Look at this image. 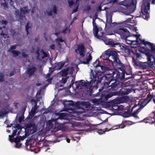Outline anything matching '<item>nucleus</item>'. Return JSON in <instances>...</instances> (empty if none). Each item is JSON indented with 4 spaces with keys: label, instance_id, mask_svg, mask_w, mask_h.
Returning a JSON list of instances; mask_svg holds the SVG:
<instances>
[{
    "label": "nucleus",
    "instance_id": "obj_4",
    "mask_svg": "<svg viewBox=\"0 0 155 155\" xmlns=\"http://www.w3.org/2000/svg\"><path fill=\"white\" fill-rule=\"evenodd\" d=\"M143 5L141 8V15L142 17L147 20H148L150 18L149 13L148 11L150 9V3L154 4L155 0H143Z\"/></svg>",
    "mask_w": 155,
    "mask_h": 155
},
{
    "label": "nucleus",
    "instance_id": "obj_40",
    "mask_svg": "<svg viewBox=\"0 0 155 155\" xmlns=\"http://www.w3.org/2000/svg\"><path fill=\"white\" fill-rule=\"evenodd\" d=\"M136 35L137 36H136L137 40L138 41V40H139L140 41V43L143 44L142 42V41H145L143 40H142V39L139 38V37L140 36V34H139V35Z\"/></svg>",
    "mask_w": 155,
    "mask_h": 155
},
{
    "label": "nucleus",
    "instance_id": "obj_41",
    "mask_svg": "<svg viewBox=\"0 0 155 155\" xmlns=\"http://www.w3.org/2000/svg\"><path fill=\"white\" fill-rule=\"evenodd\" d=\"M74 80H75V78H73L72 79L70 84L68 86V88H70L72 87V86H73V84L74 83Z\"/></svg>",
    "mask_w": 155,
    "mask_h": 155
},
{
    "label": "nucleus",
    "instance_id": "obj_24",
    "mask_svg": "<svg viewBox=\"0 0 155 155\" xmlns=\"http://www.w3.org/2000/svg\"><path fill=\"white\" fill-rule=\"evenodd\" d=\"M132 111V110L130 111L129 109H128L127 111L124 112L122 114L123 116L125 118L130 117L131 116H133L132 114L133 113L131 114Z\"/></svg>",
    "mask_w": 155,
    "mask_h": 155
},
{
    "label": "nucleus",
    "instance_id": "obj_57",
    "mask_svg": "<svg viewBox=\"0 0 155 155\" xmlns=\"http://www.w3.org/2000/svg\"><path fill=\"white\" fill-rule=\"evenodd\" d=\"M29 141L30 140L28 139L26 140V142L25 143V144L26 147H28V146Z\"/></svg>",
    "mask_w": 155,
    "mask_h": 155
},
{
    "label": "nucleus",
    "instance_id": "obj_54",
    "mask_svg": "<svg viewBox=\"0 0 155 155\" xmlns=\"http://www.w3.org/2000/svg\"><path fill=\"white\" fill-rule=\"evenodd\" d=\"M92 24L93 27H95L96 26H97L95 22V20L94 18H93L92 20Z\"/></svg>",
    "mask_w": 155,
    "mask_h": 155
},
{
    "label": "nucleus",
    "instance_id": "obj_33",
    "mask_svg": "<svg viewBox=\"0 0 155 155\" xmlns=\"http://www.w3.org/2000/svg\"><path fill=\"white\" fill-rule=\"evenodd\" d=\"M93 65L96 68L100 67V65L99 64V59H97L95 62H94Z\"/></svg>",
    "mask_w": 155,
    "mask_h": 155
},
{
    "label": "nucleus",
    "instance_id": "obj_2",
    "mask_svg": "<svg viewBox=\"0 0 155 155\" xmlns=\"http://www.w3.org/2000/svg\"><path fill=\"white\" fill-rule=\"evenodd\" d=\"M103 78V77L101 74L96 73L95 75H93V78L92 80L90 81H86V82L84 81L81 82V85L87 88V94L90 96H91L93 93V89L94 88L93 86L91 85L92 82H93H93H94V84L95 83L96 84H97L101 82Z\"/></svg>",
    "mask_w": 155,
    "mask_h": 155
},
{
    "label": "nucleus",
    "instance_id": "obj_47",
    "mask_svg": "<svg viewBox=\"0 0 155 155\" xmlns=\"http://www.w3.org/2000/svg\"><path fill=\"white\" fill-rule=\"evenodd\" d=\"M68 27H66L65 28H64L62 30V32L63 33H64V34H66L67 32L66 31H68Z\"/></svg>",
    "mask_w": 155,
    "mask_h": 155
},
{
    "label": "nucleus",
    "instance_id": "obj_48",
    "mask_svg": "<svg viewBox=\"0 0 155 155\" xmlns=\"http://www.w3.org/2000/svg\"><path fill=\"white\" fill-rule=\"evenodd\" d=\"M16 71L15 70H14L13 71H12L11 72V73L9 74V76L11 77L12 76L14 75V74H16Z\"/></svg>",
    "mask_w": 155,
    "mask_h": 155
},
{
    "label": "nucleus",
    "instance_id": "obj_28",
    "mask_svg": "<svg viewBox=\"0 0 155 155\" xmlns=\"http://www.w3.org/2000/svg\"><path fill=\"white\" fill-rule=\"evenodd\" d=\"M65 116V113H61L59 114V117L57 118L54 119V121L56 122L59 119L62 120V119H64V117Z\"/></svg>",
    "mask_w": 155,
    "mask_h": 155
},
{
    "label": "nucleus",
    "instance_id": "obj_34",
    "mask_svg": "<svg viewBox=\"0 0 155 155\" xmlns=\"http://www.w3.org/2000/svg\"><path fill=\"white\" fill-rule=\"evenodd\" d=\"M123 83V87H126L130 86L131 84H130V81H128L126 82H122Z\"/></svg>",
    "mask_w": 155,
    "mask_h": 155
},
{
    "label": "nucleus",
    "instance_id": "obj_46",
    "mask_svg": "<svg viewBox=\"0 0 155 155\" xmlns=\"http://www.w3.org/2000/svg\"><path fill=\"white\" fill-rule=\"evenodd\" d=\"M57 7L56 5H54L53 6V12L55 14H57Z\"/></svg>",
    "mask_w": 155,
    "mask_h": 155
},
{
    "label": "nucleus",
    "instance_id": "obj_3",
    "mask_svg": "<svg viewBox=\"0 0 155 155\" xmlns=\"http://www.w3.org/2000/svg\"><path fill=\"white\" fill-rule=\"evenodd\" d=\"M120 4L125 6L123 11L127 15L133 12L136 8V2H134V0H124L120 2Z\"/></svg>",
    "mask_w": 155,
    "mask_h": 155
},
{
    "label": "nucleus",
    "instance_id": "obj_59",
    "mask_svg": "<svg viewBox=\"0 0 155 155\" xmlns=\"http://www.w3.org/2000/svg\"><path fill=\"white\" fill-rule=\"evenodd\" d=\"M7 21L6 20H2V24H5V25L7 24Z\"/></svg>",
    "mask_w": 155,
    "mask_h": 155
},
{
    "label": "nucleus",
    "instance_id": "obj_32",
    "mask_svg": "<svg viewBox=\"0 0 155 155\" xmlns=\"http://www.w3.org/2000/svg\"><path fill=\"white\" fill-rule=\"evenodd\" d=\"M107 22L109 25H111L112 23V17L111 16H109L108 17L107 16L106 17Z\"/></svg>",
    "mask_w": 155,
    "mask_h": 155
},
{
    "label": "nucleus",
    "instance_id": "obj_35",
    "mask_svg": "<svg viewBox=\"0 0 155 155\" xmlns=\"http://www.w3.org/2000/svg\"><path fill=\"white\" fill-rule=\"evenodd\" d=\"M55 41L57 42L58 44L59 45L60 44V42H62L64 41L61 37L56 38L55 39Z\"/></svg>",
    "mask_w": 155,
    "mask_h": 155
},
{
    "label": "nucleus",
    "instance_id": "obj_50",
    "mask_svg": "<svg viewBox=\"0 0 155 155\" xmlns=\"http://www.w3.org/2000/svg\"><path fill=\"white\" fill-rule=\"evenodd\" d=\"M1 5L5 8H8V4L6 2L2 3Z\"/></svg>",
    "mask_w": 155,
    "mask_h": 155
},
{
    "label": "nucleus",
    "instance_id": "obj_51",
    "mask_svg": "<svg viewBox=\"0 0 155 155\" xmlns=\"http://www.w3.org/2000/svg\"><path fill=\"white\" fill-rule=\"evenodd\" d=\"M107 1L108 3L113 4L115 2H117V0H107Z\"/></svg>",
    "mask_w": 155,
    "mask_h": 155
},
{
    "label": "nucleus",
    "instance_id": "obj_16",
    "mask_svg": "<svg viewBox=\"0 0 155 155\" xmlns=\"http://www.w3.org/2000/svg\"><path fill=\"white\" fill-rule=\"evenodd\" d=\"M151 117H147L143 120L145 123L153 124L155 122V110L150 114Z\"/></svg>",
    "mask_w": 155,
    "mask_h": 155
},
{
    "label": "nucleus",
    "instance_id": "obj_25",
    "mask_svg": "<svg viewBox=\"0 0 155 155\" xmlns=\"http://www.w3.org/2000/svg\"><path fill=\"white\" fill-rule=\"evenodd\" d=\"M118 96L117 91L110 92H109L105 96L106 98H109L113 96Z\"/></svg>",
    "mask_w": 155,
    "mask_h": 155
},
{
    "label": "nucleus",
    "instance_id": "obj_6",
    "mask_svg": "<svg viewBox=\"0 0 155 155\" xmlns=\"http://www.w3.org/2000/svg\"><path fill=\"white\" fill-rule=\"evenodd\" d=\"M105 54L108 56V59L112 63L115 62L116 66L122 65V63L119 58V56L117 51L108 49L106 51Z\"/></svg>",
    "mask_w": 155,
    "mask_h": 155
},
{
    "label": "nucleus",
    "instance_id": "obj_10",
    "mask_svg": "<svg viewBox=\"0 0 155 155\" xmlns=\"http://www.w3.org/2000/svg\"><path fill=\"white\" fill-rule=\"evenodd\" d=\"M113 81L111 82L110 85V91H118L119 90L123 87V83L122 81L113 80Z\"/></svg>",
    "mask_w": 155,
    "mask_h": 155
},
{
    "label": "nucleus",
    "instance_id": "obj_36",
    "mask_svg": "<svg viewBox=\"0 0 155 155\" xmlns=\"http://www.w3.org/2000/svg\"><path fill=\"white\" fill-rule=\"evenodd\" d=\"M65 78L63 77L61 80V81L62 83L65 84L67 81V80L69 78V77H65Z\"/></svg>",
    "mask_w": 155,
    "mask_h": 155
},
{
    "label": "nucleus",
    "instance_id": "obj_9",
    "mask_svg": "<svg viewBox=\"0 0 155 155\" xmlns=\"http://www.w3.org/2000/svg\"><path fill=\"white\" fill-rule=\"evenodd\" d=\"M153 97V94H148L146 98L143 100V102H141L140 107L133 112L132 114V116L135 117H138L137 114L151 100Z\"/></svg>",
    "mask_w": 155,
    "mask_h": 155
},
{
    "label": "nucleus",
    "instance_id": "obj_44",
    "mask_svg": "<svg viewBox=\"0 0 155 155\" xmlns=\"http://www.w3.org/2000/svg\"><path fill=\"white\" fill-rule=\"evenodd\" d=\"M25 117L24 115H22L18 119V121L19 123H21V122L24 120Z\"/></svg>",
    "mask_w": 155,
    "mask_h": 155
},
{
    "label": "nucleus",
    "instance_id": "obj_64",
    "mask_svg": "<svg viewBox=\"0 0 155 155\" xmlns=\"http://www.w3.org/2000/svg\"><path fill=\"white\" fill-rule=\"evenodd\" d=\"M48 15L49 16H51L52 15V11H50L48 12Z\"/></svg>",
    "mask_w": 155,
    "mask_h": 155
},
{
    "label": "nucleus",
    "instance_id": "obj_11",
    "mask_svg": "<svg viewBox=\"0 0 155 155\" xmlns=\"http://www.w3.org/2000/svg\"><path fill=\"white\" fill-rule=\"evenodd\" d=\"M98 29L97 26L93 27V32L94 36L98 39L102 40L104 41H106L107 40V37L105 35V33L104 32H101V35L98 34Z\"/></svg>",
    "mask_w": 155,
    "mask_h": 155
},
{
    "label": "nucleus",
    "instance_id": "obj_63",
    "mask_svg": "<svg viewBox=\"0 0 155 155\" xmlns=\"http://www.w3.org/2000/svg\"><path fill=\"white\" fill-rule=\"evenodd\" d=\"M91 9V7L90 6L88 5L87 6L86 8V10L87 11H88L90 10Z\"/></svg>",
    "mask_w": 155,
    "mask_h": 155
},
{
    "label": "nucleus",
    "instance_id": "obj_23",
    "mask_svg": "<svg viewBox=\"0 0 155 155\" xmlns=\"http://www.w3.org/2000/svg\"><path fill=\"white\" fill-rule=\"evenodd\" d=\"M36 68L35 67L31 68H28V69L27 73L29 76L30 77L32 75H33L34 74V72L36 71Z\"/></svg>",
    "mask_w": 155,
    "mask_h": 155
},
{
    "label": "nucleus",
    "instance_id": "obj_29",
    "mask_svg": "<svg viewBox=\"0 0 155 155\" xmlns=\"http://www.w3.org/2000/svg\"><path fill=\"white\" fill-rule=\"evenodd\" d=\"M100 67H101V71H100V72H101L102 73H104L108 70V68L105 66L100 65Z\"/></svg>",
    "mask_w": 155,
    "mask_h": 155
},
{
    "label": "nucleus",
    "instance_id": "obj_39",
    "mask_svg": "<svg viewBox=\"0 0 155 155\" xmlns=\"http://www.w3.org/2000/svg\"><path fill=\"white\" fill-rule=\"evenodd\" d=\"M4 81V75L3 73H0V83Z\"/></svg>",
    "mask_w": 155,
    "mask_h": 155
},
{
    "label": "nucleus",
    "instance_id": "obj_56",
    "mask_svg": "<svg viewBox=\"0 0 155 155\" xmlns=\"http://www.w3.org/2000/svg\"><path fill=\"white\" fill-rule=\"evenodd\" d=\"M49 48L50 49H52V50H54L55 48V45H51L49 47Z\"/></svg>",
    "mask_w": 155,
    "mask_h": 155
},
{
    "label": "nucleus",
    "instance_id": "obj_1",
    "mask_svg": "<svg viewBox=\"0 0 155 155\" xmlns=\"http://www.w3.org/2000/svg\"><path fill=\"white\" fill-rule=\"evenodd\" d=\"M144 46L141 48L143 53L147 56V61L140 62L136 65L143 69L147 68L150 66L155 65V45L147 41H142Z\"/></svg>",
    "mask_w": 155,
    "mask_h": 155
},
{
    "label": "nucleus",
    "instance_id": "obj_58",
    "mask_svg": "<svg viewBox=\"0 0 155 155\" xmlns=\"http://www.w3.org/2000/svg\"><path fill=\"white\" fill-rule=\"evenodd\" d=\"M53 71L54 70H53V69L51 68H50L49 71V73L51 74L53 72Z\"/></svg>",
    "mask_w": 155,
    "mask_h": 155
},
{
    "label": "nucleus",
    "instance_id": "obj_22",
    "mask_svg": "<svg viewBox=\"0 0 155 155\" xmlns=\"http://www.w3.org/2000/svg\"><path fill=\"white\" fill-rule=\"evenodd\" d=\"M92 59V57L91 56V54H89L86 58L84 59L83 61H81V62L82 63L84 64H89L90 61Z\"/></svg>",
    "mask_w": 155,
    "mask_h": 155
},
{
    "label": "nucleus",
    "instance_id": "obj_45",
    "mask_svg": "<svg viewBox=\"0 0 155 155\" xmlns=\"http://www.w3.org/2000/svg\"><path fill=\"white\" fill-rule=\"evenodd\" d=\"M68 3L70 7L72 6L74 4V2L73 0H68Z\"/></svg>",
    "mask_w": 155,
    "mask_h": 155
},
{
    "label": "nucleus",
    "instance_id": "obj_17",
    "mask_svg": "<svg viewBox=\"0 0 155 155\" xmlns=\"http://www.w3.org/2000/svg\"><path fill=\"white\" fill-rule=\"evenodd\" d=\"M118 96H123L124 95L129 94L131 92L130 89L128 88H124L122 87L118 91H117Z\"/></svg>",
    "mask_w": 155,
    "mask_h": 155
},
{
    "label": "nucleus",
    "instance_id": "obj_14",
    "mask_svg": "<svg viewBox=\"0 0 155 155\" xmlns=\"http://www.w3.org/2000/svg\"><path fill=\"white\" fill-rule=\"evenodd\" d=\"M76 54H79L80 58H83L85 55V51L84 45L83 44H79L77 48L75 50Z\"/></svg>",
    "mask_w": 155,
    "mask_h": 155
},
{
    "label": "nucleus",
    "instance_id": "obj_38",
    "mask_svg": "<svg viewBox=\"0 0 155 155\" xmlns=\"http://www.w3.org/2000/svg\"><path fill=\"white\" fill-rule=\"evenodd\" d=\"M7 111H0V117L5 116L6 114L7 113Z\"/></svg>",
    "mask_w": 155,
    "mask_h": 155
},
{
    "label": "nucleus",
    "instance_id": "obj_60",
    "mask_svg": "<svg viewBox=\"0 0 155 155\" xmlns=\"http://www.w3.org/2000/svg\"><path fill=\"white\" fill-rule=\"evenodd\" d=\"M16 45H13L12 46L10 47V49L11 50L14 49L16 48Z\"/></svg>",
    "mask_w": 155,
    "mask_h": 155
},
{
    "label": "nucleus",
    "instance_id": "obj_27",
    "mask_svg": "<svg viewBox=\"0 0 155 155\" xmlns=\"http://www.w3.org/2000/svg\"><path fill=\"white\" fill-rule=\"evenodd\" d=\"M59 73L63 77H67V75H68V73L66 69L62 70L59 72Z\"/></svg>",
    "mask_w": 155,
    "mask_h": 155
},
{
    "label": "nucleus",
    "instance_id": "obj_20",
    "mask_svg": "<svg viewBox=\"0 0 155 155\" xmlns=\"http://www.w3.org/2000/svg\"><path fill=\"white\" fill-rule=\"evenodd\" d=\"M131 122L129 120H124L122 121L121 124L117 126V127L123 128L126 125H131Z\"/></svg>",
    "mask_w": 155,
    "mask_h": 155
},
{
    "label": "nucleus",
    "instance_id": "obj_49",
    "mask_svg": "<svg viewBox=\"0 0 155 155\" xmlns=\"http://www.w3.org/2000/svg\"><path fill=\"white\" fill-rule=\"evenodd\" d=\"M14 136L12 135V134L11 135H9V140L11 142H13V139H12V138L14 137Z\"/></svg>",
    "mask_w": 155,
    "mask_h": 155
},
{
    "label": "nucleus",
    "instance_id": "obj_18",
    "mask_svg": "<svg viewBox=\"0 0 155 155\" xmlns=\"http://www.w3.org/2000/svg\"><path fill=\"white\" fill-rule=\"evenodd\" d=\"M26 128L30 130V133L33 134L35 133L36 130V128L34 124L28 123L26 125Z\"/></svg>",
    "mask_w": 155,
    "mask_h": 155
},
{
    "label": "nucleus",
    "instance_id": "obj_19",
    "mask_svg": "<svg viewBox=\"0 0 155 155\" xmlns=\"http://www.w3.org/2000/svg\"><path fill=\"white\" fill-rule=\"evenodd\" d=\"M67 103L64 104V107L68 110H72L71 107L75 106V104L73 101H71L67 102Z\"/></svg>",
    "mask_w": 155,
    "mask_h": 155
},
{
    "label": "nucleus",
    "instance_id": "obj_55",
    "mask_svg": "<svg viewBox=\"0 0 155 155\" xmlns=\"http://www.w3.org/2000/svg\"><path fill=\"white\" fill-rule=\"evenodd\" d=\"M22 55L24 58H27L28 56V55L26 54L25 52H24L22 53Z\"/></svg>",
    "mask_w": 155,
    "mask_h": 155
},
{
    "label": "nucleus",
    "instance_id": "obj_13",
    "mask_svg": "<svg viewBox=\"0 0 155 155\" xmlns=\"http://www.w3.org/2000/svg\"><path fill=\"white\" fill-rule=\"evenodd\" d=\"M108 45L113 47H116V46H117L120 48V50L123 51L125 52H128L129 50L127 46L124 44L121 45L118 43H115L113 41H110L108 42Z\"/></svg>",
    "mask_w": 155,
    "mask_h": 155
},
{
    "label": "nucleus",
    "instance_id": "obj_62",
    "mask_svg": "<svg viewBox=\"0 0 155 155\" xmlns=\"http://www.w3.org/2000/svg\"><path fill=\"white\" fill-rule=\"evenodd\" d=\"M101 10H102L101 6V5H100L99 6V7L97 8V11H98L100 12V11H101Z\"/></svg>",
    "mask_w": 155,
    "mask_h": 155
},
{
    "label": "nucleus",
    "instance_id": "obj_8",
    "mask_svg": "<svg viewBox=\"0 0 155 155\" xmlns=\"http://www.w3.org/2000/svg\"><path fill=\"white\" fill-rule=\"evenodd\" d=\"M114 33L120 35L121 38L125 39L127 44H131L134 42V41L127 39V38L130 36V33L126 28H119L115 30L114 31Z\"/></svg>",
    "mask_w": 155,
    "mask_h": 155
},
{
    "label": "nucleus",
    "instance_id": "obj_61",
    "mask_svg": "<svg viewBox=\"0 0 155 155\" xmlns=\"http://www.w3.org/2000/svg\"><path fill=\"white\" fill-rule=\"evenodd\" d=\"M105 132L104 131H102V130L100 129V130L98 132L99 134H102L104 133Z\"/></svg>",
    "mask_w": 155,
    "mask_h": 155
},
{
    "label": "nucleus",
    "instance_id": "obj_43",
    "mask_svg": "<svg viewBox=\"0 0 155 155\" xmlns=\"http://www.w3.org/2000/svg\"><path fill=\"white\" fill-rule=\"evenodd\" d=\"M35 110L34 109V108H33L31 110V113H30L29 114H30V116H31L32 117L34 116L35 114Z\"/></svg>",
    "mask_w": 155,
    "mask_h": 155
},
{
    "label": "nucleus",
    "instance_id": "obj_53",
    "mask_svg": "<svg viewBox=\"0 0 155 155\" xmlns=\"http://www.w3.org/2000/svg\"><path fill=\"white\" fill-rule=\"evenodd\" d=\"M16 143L15 147L16 148H19L21 146V145H22V144H21V143H20L19 142L17 143Z\"/></svg>",
    "mask_w": 155,
    "mask_h": 155
},
{
    "label": "nucleus",
    "instance_id": "obj_21",
    "mask_svg": "<svg viewBox=\"0 0 155 155\" xmlns=\"http://www.w3.org/2000/svg\"><path fill=\"white\" fill-rule=\"evenodd\" d=\"M65 63L64 62L61 61L55 64L54 68L56 70H60L64 65Z\"/></svg>",
    "mask_w": 155,
    "mask_h": 155
},
{
    "label": "nucleus",
    "instance_id": "obj_12",
    "mask_svg": "<svg viewBox=\"0 0 155 155\" xmlns=\"http://www.w3.org/2000/svg\"><path fill=\"white\" fill-rule=\"evenodd\" d=\"M107 80L108 81L107 82H104L103 84H101V88L99 89V91L100 92L102 91H110V84L111 82L113 81H114L113 80L112 78H109Z\"/></svg>",
    "mask_w": 155,
    "mask_h": 155
},
{
    "label": "nucleus",
    "instance_id": "obj_7",
    "mask_svg": "<svg viewBox=\"0 0 155 155\" xmlns=\"http://www.w3.org/2000/svg\"><path fill=\"white\" fill-rule=\"evenodd\" d=\"M114 33L120 35L121 38L125 39L127 44H131L134 42V41L127 39V38L130 36V33L126 28H119L115 30L114 31Z\"/></svg>",
    "mask_w": 155,
    "mask_h": 155
},
{
    "label": "nucleus",
    "instance_id": "obj_37",
    "mask_svg": "<svg viewBox=\"0 0 155 155\" xmlns=\"http://www.w3.org/2000/svg\"><path fill=\"white\" fill-rule=\"evenodd\" d=\"M41 52L43 55L42 56V59H43L48 56L46 52H45L43 50H41Z\"/></svg>",
    "mask_w": 155,
    "mask_h": 155
},
{
    "label": "nucleus",
    "instance_id": "obj_30",
    "mask_svg": "<svg viewBox=\"0 0 155 155\" xmlns=\"http://www.w3.org/2000/svg\"><path fill=\"white\" fill-rule=\"evenodd\" d=\"M66 69L67 70V71L68 73V74H72L74 70L73 67H68Z\"/></svg>",
    "mask_w": 155,
    "mask_h": 155
},
{
    "label": "nucleus",
    "instance_id": "obj_26",
    "mask_svg": "<svg viewBox=\"0 0 155 155\" xmlns=\"http://www.w3.org/2000/svg\"><path fill=\"white\" fill-rule=\"evenodd\" d=\"M26 137L25 136H20L15 138L14 141L15 143L20 142L21 140H23Z\"/></svg>",
    "mask_w": 155,
    "mask_h": 155
},
{
    "label": "nucleus",
    "instance_id": "obj_5",
    "mask_svg": "<svg viewBox=\"0 0 155 155\" xmlns=\"http://www.w3.org/2000/svg\"><path fill=\"white\" fill-rule=\"evenodd\" d=\"M117 68L122 72H120L117 70H115L113 72V77L115 78L114 80L117 81H122L125 79V73H126L125 71V67L124 64H122V65L117 66ZM131 77H126L125 79L128 80L130 79Z\"/></svg>",
    "mask_w": 155,
    "mask_h": 155
},
{
    "label": "nucleus",
    "instance_id": "obj_15",
    "mask_svg": "<svg viewBox=\"0 0 155 155\" xmlns=\"http://www.w3.org/2000/svg\"><path fill=\"white\" fill-rule=\"evenodd\" d=\"M76 106L78 109H81L83 110L84 108H87L91 106L90 103L88 102L82 101L76 104Z\"/></svg>",
    "mask_w": 155,
    "mask_h": 155
},
{
    "label": "nucleus",
    "instance_id": "obj_52",
    "mask_svg": "<svg viewBox=\"0 0 155 155\" xmlns=\"http://www.w3.org/2000/svg\"><path fill=\"white\" fill-rule=\"evenodd\" d=\"M20 11L21 12H22L23 13L26 14L28 12V11L27 10H23L22 8H21Z\"/></svg>",
    "mask_w": 155,
    "mask_h": 155
},
{
    "label": "nucleus",
    "instance_id": "obj_42",
    "mask_svg": "<svg viewBox=\"0 0 155 155\" xmlns=\"http://www.w3.org/2000/svg\"><path fill=\"white\" fill-rule=\"evenodd\" d=\"M30 27L29 26V23H28L25 26V30L27 35L29 34L28 29Z\"/></svg>",
    "mask_w": 155,
    "mask_h": 155
},
{
    "label": "nucleus",
    "instance_id": "obj_31",
    "mask_svg": "<svg viewBox=\"0 0 155 155\" xmlns=\"http://www.w3.org/2000/svg\"><path fill=\"white\" fill-rule=\"evenodd\" d=\"M11 52L13 54V57L17 56L19 54H20V52L19 51L12 50Z\"/></svg>",
    "mask_w": 155,
    "mask_h": 155
}]
</instances>
